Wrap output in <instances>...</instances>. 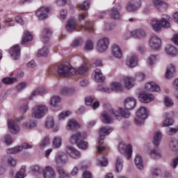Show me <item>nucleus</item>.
<instances>
[{
    "mask_svg": "<svg viewBox=\"0 0 178 178\" xmlns=\"http://www.w3.org/2000/svg\"><path fill=\"white\" fill-rule=\"evenodd\" d=\"M145 88L146 91H149V92H159V91H161V88L159 86L156 85L154 82H149L145 85Z\"/></svg>",
    "mask_w": 178,
    "mask_h": 178,
    "instance_id": "obj_21",
    "label": "nucleus"
},
{
    "mask_svg": "<svg viewBox=\"0 0 178 178\" xmlns=\"http://www.w3.org/2000/svg\"><path fill=\"white\" fill-rule=\"evenodd\" d=\"M85 102L88 106H90L94 102V98L91 97V96L86 97L85 98Z\"/></svg>",
    "mask_w": 178,
    "mask_h": 178,
    "instance_id": "obj_58",
    "label": "nucleus"
},
{
    "mask_svg": "<svg viewBox=\"0 0 178 178\" xmlns=\"http://www.w3.org/2000/svg\"><path fill=\"white\" fill-rule=\"evenodd\" d=\"M120 10H122V6L119 3L115 4L111 10H109V15L111 19L118 20L120 19Z\"/></svg>",
    "mask_w": 178,
    "mask_h": 178,
    "instance_id": "obj_13",
    "label": "nucleus"
},
{
    "mask_svg": "<svg viewBox=\"0 0 178 178\" xmlns=\"http://www.w3.org/2000/svg\"><path fill=\"white\" fill-rule=\"evenodd\" d=\"M80 9L82 10H88L90 9V1H86L82 4L79 5Z\"/></svg>",
    "mask_w": 178,
    "mask_h": 178,
    "instance_id": "obj_52",
    "label": "nucleus"
},
{
    "mask_svg": "<svg viewBox=\"0 0 178 178\" xmlns=\"http://www.w3.org/2000/svg\"><path fill=\"white\" fill-rule=\"evenodd\" d=\"M70 113H71L69 111L61 112L59 115V119H65V118H67Z\"/></svg>",
    "mask_w": 178,
    "mask_h": 178,
    "instance_id": "obj_60",
    "label": "nucleus"
},
{
    "mask_svg": "<svg viewBox=\"0 0 178 178\" xmlns=\"http://www.w3.org/2000/svg\"><path fill=\"white\" fill-rule=\"evenodd\" d=\"M68 127L70 130H73V129H79L80 127V124L74 120H70L68 122Z\"/></svg>",
    "mask_w": 178,
    "mask_h": 178,
    "instance_id": "obj_42",
    "label": "nucleus"
},
{
    "mask_svg": "<svg viewBox=\"0 0 178 178\" xmlns=\"http://www.w3.org/2000/svg\"><path fill=\"white\" fill-rule=\"evenodd\" d=\"M165 119L163 122V127H168L173 124V118H172V113H165Z\"/></svg>",
    "mask_w": 178,
    "mask_h": 178,
    "instance_id": "obj_30",
    "label": "nucleus"
},
{
    "mask_svg": "<svg viewBox=\"0 0 178 178\" xmlns=\"http://www.w3.org/2000/svg\"><path fill=\"white\" fill-rule=\"evenodd\" d=\"M60 97L58 96H53L50 99V105L54 107L56 106L60 102Z\"/></svg>",
    "mask_w": 178,
    "mask_h": 178,
    "instance_id": "obj_46",
    "label": "nucleus"
},
{
    "mask_svg": "<svg viewBox=\"0 0 178 178\" xmlns=\"http://www.w3.org/2000/svg\"><path fill=\"white\" fill-rule=\"evenodd\" d=\"M44 178H55V171L50 166H47L43 170Z\"/></svg>",
    "mask_w": 178,
    "mask_h": 178,
    "instance_id": "obj_24",
    "label": "nucleus"
},
{
    "mask_svg": "<svg viewBox=\"0 0 178 178\" xmlns=\"http://www.w3.org/2000/svg\"><path fill=\"white\" fill-rule=\"evenodd\" d=\"M134 3H129L127 6L126 9L128 12H136L141 6L140 0L138 1V3L134 0Z\"/></svg>",
    "mask_w": 178,
    "mask_h": 178,
    "instance_id": "obj_23",
    "label": "nucleus"
},
{
    "mask_svg": "<svg viewBox=\"0 0 178 178\" xmlns=\"http://www.w3.org/2000/svg\"><path fill=\"white\" fill-rule=\"evenodd\" d=\"M30 149V148H33V146L29 145V143H23L22 146H17L13 148H10L7 150L8 154H17V152H20L22 149Z\"/></svg>",
    "mask_w": 178,
    "mask_h": 178,
    "instance_id": "obj_16",
    "label": "nucleus"
},
{
    "mask_svg": "<svg viewBox=\"0 0 178 178\" xmlns=\"http://www.w3.org/2000/svg\"><path fill=\"white\" fill-rule=\"evenodd\" d=\"M162 140V133L161 131H157L154 136L153 144L156 146V149L150 151L149 155L152 158H154V159H158V158H161V150L158 147H159V144H161V140Z\"/></svg>",
    "mask_w": 178,
    "mask_h": 178,
    "instance_id": "obj_4",
    "label": "nucleus"
},
{
    "mask_svg": "<svg viewBox=\"0 0 178 178\" xmlns=\"http://www.w3.org/2000/svg\"><path fill=\"white\" fill-rule=\"evenodd\" d=\"M145 79V74L144 73H138L136 75V79L138 80V81H143Z\"/></svg>",
    "mask_w": 178,
    "mask_h": 178,
    "instance_id": "obj_61",
    "label": "nucleus"
},
{
    "mask_svg": "<svg viewBox=\"0 0 178 178\" xmlns=\"http://www.w3.org/2000/svg\"><path fill=\"white\" fill-rule=\"evenodd\" d=\"M118 151H120L121 154H124L127 159H130L131 158V154H133V146H131V144H120L118 146Z\"/></svg>",
    "mask_w": 178,
    "mask_h": 178,
    "instance_id": "obj_10",
    "label": "nucleus"
},
{
    "mask_svg": "<svg viewBox=\"0 0 178 178\" xmlns=\"http://www.w3.org/2000/svg\"><path fill=\"white\" fill-rule=\"evenodd\" d=\"M88 70V65L87 64H83L81 67L76 70L68 62H65L58 67L57 73L61 77H66L67 76H73V74H84Z\"/></svg>",
    "mask_w": 178,
    "mask_h": 178,
    "instance_id": "obj_1",
    "label": "nucleus"
},
{
    "mask_svg": "<svg viewBox=\"0 0 178 178\" xmlns=\"http://www.w3.org/2000/svg\"><path fill=\"white\" fill-rule=\"evenodd\" d=\"M102 121L107 124H109V123H112V122H113V120H112V118H110L109 115H108V113H106V111H104L102 113Z\"/></svg>",
    "mask_w": 178,
    "mask_h": 178,
    "instance_id": "obj_41",
    "label": "nucleus"
},
{
    "mask_svg": "<svg viewBox=\"0 0 178 178\" xmlns=\"http://www.w3.org/2000/svg\"><path fill=\"white\" fill-rule=\"evenodd\" d=\"M47 112H48V107L46 106H36L33 110L32 118H35V119H41L45 116Z\"/></svg>",
    "mask_w": 178,
    "mask_h": 178,
    "instance_id": "obj_7",
    "label": "nucleus"
},
{
    "mask_svg": "<svg viewBox=\"0 0 178 178\" xmlns=\"http://www.w3.org/2000/svg\"><path fill=\"white\" fill-rule=\"evenodd\" d=\"M10 54L14 60H17L20 58V47H19V44L15 45L10 50Z\"/></svg>",
    "mask_w": 178,
    "mask_h": 178,
    "instance_id": "obj_22",
    "label": "nucleus"
},
{
    "mask_svg": "<svg viewBox=\"0 0 178 178\" xmlns=\"http://www.w3.org/2000/svg\"><path fill=\"white\" fill-rule=\"evenodd\" d=\"M31 41H33V35H31L29 31H25L24 37L22 38V44L29 45V42H31Z\"/></svg>",
    "mask_w": 178,
    "mask_h": 178,
    "instance_id": "obj_26",
    "label": "nucleus"
},
{
    "mask_svg": "<svg viewBox=\"0 0 178 178\" xmlns=\"http://www.w3.org/2000/svg\"><path fill=\"white\" fill-rule=\"evenodd\" d=\"M23 119H24V117L21 116L20 118H16L15 120H8V129L12 134H17L19 132V125L16 122H20Z\"/></svg>",
    "mask_w": 178,
    "mask_h": 178,
    "instance_id": "obj_9",
    "label": "nucleus"
},
{
    "mask_svg": "<svg viewBox=\"0 0 178 178\" xmlns=\"http://www.w3.org/2000/svg\"><path fill=\"white\" fill-rule=\"evenodd\" d=\"M136 115L137 118L134 119L135 123H137V124H144V120H145L147 116H148L147 108L140 107L136 113Z\"/></svg>",
    "mask_w": 178,
    "mask_h": 178,
    "instance_id": "obj_8",
    "label": "nucleus"
},
{
    "mask_svg": "<svg viewBox=\"0 0 178 178\" xmlns=\"http://www.w3.org/2000/svg\"><path fill=\"white\" fill-rule=\"evenodd\" d=\"M165 51L167 55H169L170 56H176V55H177V49L173 45H167L165 48Z\"/></svg>",
    "mask_w": 178,
    "mask_h": 178,
    "instance_id": "obj_28",
    "label": "nucleus"
},
{
    "mask_svg": "<svg viewBox=\"0 0 178 178\" xmlns=\"http://www.w3.org/2000/svg\"><path fill=\"white\" fill-rule=\"evenodd\" d=\"M49 13V8L47 6H42L36 10L35 12V16L38 17L39 20H45L48 17Z\"/></svg>",
    "mask_w": 178,
    "mask_h": 178,
    "instance_id": "obj_11",
    "label": "nucleus"
},
{
    "mask_svg": "<svg viewBox=\"0 0 178 178\" xmlns=\"http://www.w3.org/2000/svg\"><path fill=\"white\" fill-rule=\"evenodd\" d=\"M24 127L26 129H33V127H35L37 126V121L36 120H33L31 122H25L24 124Z\"/></svg>",
    "mask_w": 178,
    "mask_h": 178,
    "instance_id": "obj_50",
    "label": "nucleus"
},
{
    "mask_svg": "<svg viewBox=\"0 0 178 178\" xmlns=\"http://www.w3.org/2000/svg\"><path fill=\"white\" fill-rule=\"evenodd\" d=\"M32 173H40V166L35 165L31 167Z\"/></svg>",
    "mask_w": 178,
    "mask_h": 178,
    "instance_id": "obj_64",
    "label": "nucleus"
},
{
    "mask_svg": "<svg viewBox=\"0 0 178 178\" xmlns=\"http://www.w3.org/2000/svg\"><path fill=\"white\" fill-rule=\"evenodd\" d=\"M26 87H27V83L26 82H22L19 83L17 86H16V90L17 91H23V90H24V88H26Z\"/></svg>",
    "mask_w": 178,
    "mask_h": 178,
    "instance_id": "obj_55",
    "label": "nucleus"
},
{
    "mask_svg": "<svg viewBox=\"0 0 178 178\" xmlns=\"http://www.w3.org/2000/svg\"><path fill=\"white\" fill-rule=\"evenodd\" d=\"M99 165H101L103 168H105L106 166H108V159H106V157H105V156H103L102 157V159L99 160Z\"/></svg>",
    "mask_w": 178,
    "mask_h": 178,
    "instance_id": "obj_54",
    "label": "nucleus"
},
{
    "mask_svg": "<svg viewBox=\"0 0 178 178\" xmlns=\"http://www.w3.org/2000/svg\"><path fill=\"white\" fill-rule=\"evenodd\" d=\"M46 93L47 91L45 89H38L37 90H33L29 96V99H33V97H35V95H44V94Z\"/></svg>",
    "mask_w": 178,
    "mask_h": 178,
    "instance_id": "obj_39",
    "label": "nucleus"
},
{
    "mask_svg": "<svg viewBox=\"0 0 178 178\" xmlns=\"http://www.w3.org/2000/svg\"><path fill=\"white\" fill-rule=\"evenodd\" d=\"M48 48L47 47H43L42 49H40L37 54V56L38 58L41 56H48Z\"/></svg>",
    "mask_w": 178,
    "mask_h": 178,
    "instance_id": "obj_43",
    "label": "nucleus"
},
{
    "mask_svg": "<svg viewBox=\"0 0 178 178\" xmlns=\"http://www.w3.org/2000/svg\"><path fill=\"white\" fill-rule=\"evenodd\" d=\"M113 131V128L112 127H102L99 129V142H98V146H97V152L101 154H106L108 152V147L104 145V140H105V137L106 136H109L111 133Z\"/></svg>",
    "mask_w": 178,
    "mask_h": 178,
    "instance_id": "obj_3",
    "label": "nucleus"
},
{
    "mask_svg": "<svg viewBox=\"0 0 178 178\" xmlns=\"http://www.w3.org/2000/svg\"><path fill=\"white\" fill-rule=\"evenodd\" d=\"M122 169H123V159L122 157L118 156L116 158L115 171L119 173V172H122Z\"/></svg>",
    "mask_w": 178,
    "mask_h": 178,
    "instance_id": "obj_37",
    "label": "nucleus"
},
{
    "mask_svg": "<svg viewBox=\"0 0 178 178\" xmlns=\"http://www.w3.org/2000/svg\"><path fill=\"white\" fill-rule=\"evenodd\" d=\"M137 62H138L137 56H131L129 58L127 59L126 65L129 67H134V66H137Z\"/></svg>",
    "mask_w": 178,
    "mask_h": 178,
    "instance_id": "obj_31",
    "label": "nucleus"
},
{
    "mask_svg": "<svg viewBox=\"0 0 178 178\" xmlns=\"http://www.w3.org/2000/svg\"><path fill=\"white\" fill-rule=\"evenodd\" d=\"M60 16L63 20H65L66 19V16H67V10L66 9H63L60 12Z\"/></svg>",
    "mask_w": 178,
    "mask_h": 178,
    "instance_id": "obj_63",
    "label": "nucleus"
},
{
    "mask_svg": "<svg viewBox=\"0 0 178 178\" xmlns=\"http://www.w3.org/2000/svg\"><path fill=\"white\" fill-rule=\"evenodd\" d=\"M49 136H46L44 138L43 140L42 141L41 144L40 145V148H45L47 145H49Z\"/></svg>",
    "mask_w": 178,
    "mask_h": 178,
    "instance_id": "obj_51",
    "label": "nucleus"
},
{
    "mask_svg": "<svg viewBox=\"0 0 178 178\" xmlns=\"http://www.w3.org/2000/svg\"><path fill=\"white\" fill-rule=\"evenodd\" d=\"M149 44L151 49L156 51L161 48L162 42H161V39L158 38L156 35H153L149 41Z\"/></svg>",
    "mask_w": 178,
    "mask_h": 178,
    "instance_id": "obj_14",
    "label": "nucleus"
},
{
    "mask_svg": "<svg viewBox=\"0 0 178 178\" xmlns=\"http://www.w3.org/2000/svg\"><path fill=\"white\" fill-rule=\"evenodd\" d=\"M164 104L165 106H172V105H173V100H172V99H169L168 97H165Z\"/></svg>",
    "mask_w": 178,
    "mask_h": 178,
    "instance_id": "obj_57",
    "label": "nucleus"
},
{
    "mask_svg": "<svg viewBox=\"0 0 178 178\" xmlns=\"http://www.w3.org/2000/svg\"><path fill=\"white\" fill-rule=\"evenodd\" d=\"M66 31L68 33H72L74 29H76V22L73 19H70L67 22V24L65 26Z\"/></svg>",
    "mask_w": 178,
    "mask_h": 178,
    "instance_id": "obj_35",
    "label": "nucleus"
},
{
    "mask_svg": "<svg viewBox=\"0 0 178 178\" xmlns=\"http://www.w3.org/2000/svg\"><path fill=\"white\" fill-rule=\"evenodd\" d=\"M81 30L83 31L92 33L94 31V22H86L85 25L81 26Z\"/></svg>",
    "mask_w": 178,
    "mask_h": 178,
    "instance_id": "obj_27",
    "label": "nucleus"
},
{
    "mask_svg": "<svg viewBox=\"0 0 178 178\" xmlns=\"http://www.w3.org/2000/svg\"><path fill=\"white\" fill-rule=\"evenodd\" d=\"M45 127L47 129H51L54 127V118H48L45 122Z\"/></svg>",
    "mask_w": 178,
    "mask_h": 178,
    "instance_id": "obj_53",
    "label": "nucleus"
},
{
    "mask_svg": "<svg viewBox=\"0 0 178 178\" xmlns=\"http://www.w3.org/2000/svg\"><path fill=\"white\" fill-rule=\"evenodd\" d=\"M154 98H155L154 95L149 93L142 92L139 95L140 102H143L144 104H148L151 102V101H154Z\"/></svg>",
    "mask_w": 178,
    "mask_h": 178,
    "instance_id": "obj_19",
    "label": "nucleus"
},
{
    "mask_svg": "<svg viewBox=\"0 0 178 178\" xmlns=\"http://www.w3.org/2000/svg\"><path fill=\"white\" fill-rule=\"evenodd\" d=\"M27 176L26 174V165H22L20 170L16 173L15 178H24Z\"/></svg>",
    "mask_w": 178,
    "mask_h": 178,
    "instance_id": "obj_40",
    "label": "nucleus"
},
{
    "mask_svg": "<svg viewBox=\"0 0 178 178\" xmlns=\"http://www.w3.org/2000/svg\"><path fill=\"white\" fill-rule=\"evenodd\" d=\"M111 52L115 56V58H122V50L120 49V47L116 44H113L111 46Z\"/></svg>",
    "mask_w": 178,
    "mask_h": 178,
    "instance_id": "obj_29",
    "label": "nucleus"
},
{
    "mask_svg": "<svg viewBox=\"0 0 178 178\" xmlns=\"http://www.w3.org/2000/svg\"><path fill=\"white\" fill-rule=\"evenodd\" d=\"M7 162L10 166H16V160H15V159H13L12 156H8L7 158Z\"/></svg>",
    "mask_w": 178,
    "mask_h": 178,
    "instance_id": "obj_56",
    "label": "nucleus"
},
{
    "mask_svg": "<svg viewBox=\"0 0 178 178\" xmlns=\"http://www.w3.org/2000/svg\"><path fill=\"white\" fill-rule=\"evenodd\" d=\"M4 140L7 145L12 144V137L10 136V135L9 134L6 135L4 137Z\"/></svg>",
    "mask_w": 178,
    "mask_h": 178,
    "instance_id": "obj_62",
    "label": "nucleus"
},
{
    "mask_svg": "<svg viewBox=\"0 0 178 178\" xmlns=\"http://www.w3.org/2000/svg\"><path fill=\"white\" fill-rule=\"evenodd\" d=\"M134 163L136 168L139 169V170H143L144 169V165L143 164V157H141V156L138 154L136 155Z\"/></svg>",
    "mask_w": 178,
    "mask_h": 178,
    "instance_id": "obj_34",
    "label": "nucleus"
},
{
    "mask_svg": "<svg viewBox=\"0 0 178 178\" xmlns=\"http://www.w3.org/2000/svg\"><path fill=\"white\" fill-rule=\"evenodd\" d=\"M175 73H176V67L175 65L170 64L166 67L165 79H172L175 76Z\"/></svg>",
    "mask_w": 178,
    "mask_h": 178,
    "instance_id": "obj_25",
    "label": "nucleus"
},
{
    "mask_svg": "<svg viewBox=\"0 0 178 178\" xmlns=\"http://www.w3.org/2000/svg\"><path fill=\"white\" fill-rule=\"evenodd\" d=\"M53 145L54 148H60L62 146V139L60 137L56 136L53 140Z\"/></svg>",
    "mask_w": 178,
    "mask_h": 178,
    "instance_id": "obj_44",
    "label": "nucleus"
},
{
    "mask_svg": "<svg viewBox=\"0 0 178 178\" xmlns=\"http://www.w3.org/2000/svg\"><path fill=\"white\" fill-rule=\"evenodd\" d=\"M126 35H129V37H134V38H144L145 37V32L141 29H136L127 32Z\"/></svg>",
    "mask_w": 178,
    "mask_h": 178,
    "instance_id": "obj_18",
    "label": "nucleus"
},
{
    "mask_svg": "<svg viewBox=\"0 0 178 178\" xmlns=\"http://www.w3.org/2000/svg\"><path fill=\"white\" fill-rule=\"evenodd\" d=\"M67 154L73 159H79L81 156L80 152L72 146L67 147Z\"/></svg>",
    "mask_w": 178,
    "mask_h": 178,
    "instance_id": "obj_17",
    "label": "nucleus"
},
{
    "mask_svg": "<svg viewBox=\"0 0 178 178\" xmlns=\"http://www.w3.org/2000/svg\"><path fill=\"white\" fill-rule=\"evenodd\" d=\"M73 92H74V89L73 88L65 87L61 90V94H63V95H69V94H73Z\"/></svg>",
    "mask_w": 178,
    "mask_h": 178,
    "instance_id": "obj_49",
    "label": "nucleus"
},
{
    "mask_svg": "<svg viewBox=\"0 0 178 178\" xmlns=\"http://www.w3.org/2000/svg\"><path fill=\"white\" fill-rule=\"evenodd\" d=\"M150 24H152L153 30L154 31H161V28L164 27L168 29V27H170V22H169V17L167 18L162 17L161 21L158 20L156 18H153L150 21Z\"/></svg>",
    "mask_w": 178,
    "mask_h": 178,
    "instance_id": "obj_5",
    "label": "nucleus"
},
{
    "mask_svg": "<svg viewBox=\"0 0 178 178\" xmlns=\"http://www.w3.org/2000/svg\"><path fill=\"white\" fill-rule=\"evenodd\" d=\"M124 84L126 88L130 90L134 86V79L131 77L125 76L123 78Z\"/></svg>",
    "mask_w": 178,
    "mask_h": 178,
    "instance_id": "obj_36",
    "label": "nucleus"
},
{
    "mask_svg": "<svg viewBox=\"0 0 178 178\" xmlns=\"http://www.w3.org/2000/svg\"><path fill=\"white\" fill-rule=\"evenodd\" d=\"M86 138H87V133L76 131L71 136L70 141L71 144H76L78 148L81 149H87L88 142L84 141Z\"/></svg>",
    "mask_w": 178,
    "mask_h": 178,
    "instance_id": "obj_2",
    "label": "nucleus"
},
{
    "mask_svg": "<svg viewBox=\"0 0 178 178\" xmlns=\"http://www.w3.org/2000/svg\"><path fill=\"white\" fill-rule=\"evenodd\" d=\"M111 88L109 87H105L102 85H99L97 86V90L99 91H102V92H106L107 94H111L112 91H115V92H118V91H122L123 90V86H122V83L119 82H113L111 85Z\"/></svg>",
    "mask_w": 178,
    "mask_h": 178,
    "instance_id": "obj_6",
    "label": "nucleus"
},
{
    "mask_svg": "<svg viewBox=\"0 0 178 178\" xmlns=\"http://www.w3.org/2000/svg\"><path fill=\"white\" fill-rule=\"evenodd\" d=\"M58 163H67V156L66 154H58L56 159Z\"/></svg>",
    "mask_w": 178,
    "mask_h": 178,
    "instance_id": "obj_45",
    "label": "nucleus"
},
{
    "mask_svg": "<svg viewBox=\"0 0 178 178\" xmlns=\"http://www.w3.org/2000/svg\"><path fill=\"white\" fill-rule=\"evenodd\" d=\"M57 172L59 174L60 178H69L70 177V174L66 172L62 167H58L57 168Z\"/></svg>",
    "mask_w": 178,
    "mask_h": 178,
    "instance_id": "obj_38",
    "label": "nucleus"
},
{
    "mask_svg": "<svg viewBox=\"0 0 178 178\" xmlns=\"http://www.w3.org/2000/svg\"><path fill=\"white\" fill-rule=\"evenodd\" d=\"M109 45V39L108 38H103L98 40L97 44V49L99 52H105L108 49Z\"/></svg>",
    "mask_w": 178,
    "mask_h": 178,
    "instance_id": "obj_15",
    "label": "nucleus"
},
{
    "mask_svg": "<svg viewBox=\"0 0 178 178\" xmlns=\"http://www.w3.org/2000/svg\"><path fill=\"white\" fill-rule=\"evenodd\" d=\"M85 51H92L94 49V44L91 40H87L85 44Z\"/></svg>",
    "mask_w": 178,
    "mask_h": 178,
    "instance_id": "obj_48",
    "label": "nucleus"
},
{
    "mask_svg": "<svg viewBox=\"0 0 178 178\" xmlns=\"http://www.w3.org/2000/svg\"><path fill=\"white\" fill-rule=\"evenodd\" d=\"M170 149H172V151H177L178 147H177V145L176 144V142L172 140L171 142H170Z\"/></svg>",
    "mask_w": 178,
    "mask_h": 178,
    "instance_id": "obj_59",
    "label": "nucleus"
},
{
    "mask_svg": "<svg viewBox=\"0 0 178 178\" xmlns=\"http://www.w3.org/2000/svg\"><path fill=\"white\" fill-rule=\"evenodd\" d=\"M136 104V99L132 97L127 98L124 102V106L127 111H131V109H134Z\"/></svg>",
    "mask_w": 178,
    "mask_h": 178,
    "instance_id": "obj_20",
    "label": "nucleus"
},
{
    "mask_svg": "<svg viewBox=\"0 0 178 178\" xmlns=\"http://www.w3.org/2000/svg\"><path fill=\"white\" fill-rule=\"evenodd\" d=\"M111 115H113L118 120H121L122 118H129L130 116V113L123 108H120V112L115 111L113 108L110 110Z\"/></svg>",
    "mask_w": 178,
    "mask_h": 178,
    "instance_id": "obj_12",
    "label": "nucleus"
},
{
    "mask_svg": "<svg viewBox=\"0 0 178 178\" xmlns=\"http://www.w3.org/2000/svg\"><path fill=\"white\" fill-rule=\"evenodd\" d=\"M16 78H12V77H5L3 78L1 81L3 84H6V86H9V84H13L15 81H16Z\"/></svg>",
    "mask_w": 178,
    "mask_h": 178,
    "instance_id": "obj_47",
    "label": "nucleus"
},
{
    "mask_svg": "<svg viewBox=\"0 0 178 178\" xmlns=\"http://www.w3.org/2000/svg\"><path fill=\"white\" fill-rule=\"evenodd\" d=\"M95 79L97 83H104L105 81V76L99 69L95 70Z\"/></svg>",
    "mask_w": 178,
    "mask_h": 178,
    "instance_id": "obj_32",
    "label": "nucleus"
},
{
    "mask_svg": "<svg viewBox=\"0 0 178 178\" xmlns=\"http://www.w3.org/2000/svg\"><path fill=\"white\" fill-rule=\"evenodd\" d=\"M152 2L158 10H161V9H166V8H168V4L162 0H152Z\"/></svg>",
    "mask_w": 178,
    "mask_h": 178,
    "instance_id": "obj_33",
    "label": "nucleus"
}]
</instances>
